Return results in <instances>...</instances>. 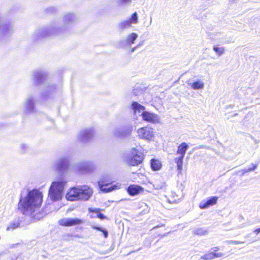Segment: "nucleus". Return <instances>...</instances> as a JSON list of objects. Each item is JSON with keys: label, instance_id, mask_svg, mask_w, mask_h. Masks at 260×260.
<instances>
[{"label": "nucleus", "instance_id": "11", "mask_svg": "<svg viewBox=\"0 0 260 260\" xmlns=\"http://www.w3.org/2000/svg\"><path fill=\"white\" fill-rule=\"evenodd\" d=\"M218 198L213 196L207 200H203L199 204V207L201 209H206L216 204Z\"/></svg>", "mask_w": 260, "mask_h": 260}, {"label": "nucleus", "instance_id": "14", "mask_svg": "<svg viewBox=\"0 0 260 260\" xmlns=\"http://www.w3.org/2000/svg\"><path fill=\"white\" fill-rule=\"evenodd\" d=\"M151 169L154 171L160 170L162 168L161 161L157 158H152L150 161Z\"/></svg>", "mask_w": 260, "mask_h": 260}, {"label": "nucleus", "instance_id": "15", "mask_svg": "<svg viewBox=\"0 0 260 260\" xmlns=\"http://www.w3.org/2000/svg\"><path fill=\"white\" fill-rule=\"evenodd\" d=\"M83 221L78 218H69L66 220V226L81 224Z\"/></svg>", "mask_w": 260, "mask_h": 260}, {"label": "nucleus", "instance_id": "20", "mask_svg": "<svg viewBox=\"0 0 260 260\" xmlns=\"http://www.w3.org/2000/svg\"><path fill=\"white\" fill-rule=\"evenodd\" d=\"M91 228L93 230H95L98 231H100L103 233L104 235V237L105 238H107L108 236V232L106 229H102L100 227L96 226H92Z\"/></svg>", "mask_w": 260, "mask_h": 260}, {"label": "nucleus", "instance_id": "3", "mask_svg": "<svg viewBox=\"0 0 260 260\" xmlns=\"http://www.w3.org/2000/svg\"><path fill=\"white\" fill-rule=\"evenodd\" d=\"M112 179L109 177H103L98 181L101 190L104 192H109L120 188V184H113Z\"/></svg>", "mask_w": 260, "mask_h": 260}, {"label": "nucleus", "instance_id": "6", "mask_svg": "<svg viewBox=\"0 0 260 260\" xmlns=\"http://www.w3.org/2000/svg\"><path fill=\"white\" fill-rule=\"evenodd\" d=\"M138 136L142 139L146 140H151L154 137V132L153 128L149 126H145L139 128L137 130Z\"/></svg>", "mask_w": 260, "mask_h": 260}, {"label": "nucleus", "instance_id": "9", "mask_svg": "<svg viewBox=\"0 0 260 260\" xmlns=\"http://www.w3.org/2000/svg\"><path fill=\"white\" fill-rule=\"evenodd\" d=\"M143 120L147 122L155 124L159 122L158 116L150 111H143L141 114Z\"/></svg>", "mask_w": 260, "mask_h": 260}, {"label": "nucleus", "instance_id": "2", "mask_svg": "<svg viewBox=\"0 0 260 260\" xmlns=\"http://www.w3.org/2000/svg\"><path fill=\"white\" fill-rule=\"evenodd\" d=\"M64 185L61 182H53L49 190V196L52 201H56L61 199Z\"/></svg>", "mask_w": 260, "mask_h": 260}, {"label": "nucleus", "instance_id": "7", "mask_svg": "<svg viewBox=\"0 0 260 260\" xmlns=\"http://www.w3.org/2000/svg\"><path fill=\"white\" fill-rule=\"evenodd\" d=\"M93 189L88 185L79 186V201H88L92 196Z\"/></svg>", "mask_w": 260, "mask_h": 260}, {"label": "nucleus", "instance_id": "8", "mask_svg": "<svg viewBox=\"0 0 260 260\" xmlns=\"http://www.w3.org/2000/svg\"><path fill=\"white\" fill-rule=\"evenodd\" d=\"M223 255V254L220 251V248L216 246L211 248L207 253L202 255L201 258L203 260H211Z\"/></svg>", "mask_w": 260, "mask_h": 260}, {"label": "nucleus", "instance_id": "24", "mask_svg": "<svg viewBox=\"0 0 260 260\" xmlns=\"http://www.w3.org/2000/svg\"><path fill=\"white\" fill-rule=\"evenodd\" d=\"M257 168V165L252 164L251 167L245 169L243 171V174L254 171Z\"/></svg>", "mask_w": 260, "mask_h": 260}, {"label": "nucleus", "instance_id": "21", "mask_svg": "<svg viewBox=\"0 0 260 260\" xmlns=\"http://www.w3.org/2000/svg\"><path fill=\"white\" fill-rule=\"evenodd\" d=\"M132 23L136 24L138 22V17L137 12H135L132 14L130 18H128Z\"/></svg>", "mask_w": 260, "mask_h": 260}, {"label": "nucleus", "instance_id": "25", "mask_svg": "<svg viewBox=\"0 0 260 260\" xmlns=\"http://www.w3.org/2000/svg\"><path fill=\"white\" fill-rule=\"evenodd\" d=\"M132 0H118V2L119 5H124L130 3Z\"/></svg>", "mask_w": 260, "mask_h": 260}, {"label": "nucleus", "instance_id": "13", "mask_svg": "<svg viewBox=\"0 0 260 260\" xmlns=\"http://www.w3.org/2000/svg\"><path fill=\"white\" fill-rule=\"evenodd\" d=\"M88 212L90 213V218H94L95 217H98L101 219H106V217L103 214L101 213V210L100 209H92L89 208Z\"/></svg>", "mask_w": 260, "mask_h": 260}, {"label": "nucleus", "instance_id": "16", "mask_svg": "<svg viewBox=\"0 0 260 260\" xmlns=\"http://www.w3.org/2000/svg\"><path fill=\"white\" fill-rule=\"evenodd\" d=\"M132 107L134 110V112L136 113L137 111L140 112V110H145V108L144 106L141 105L137 102H134L132 104Z\"/></svg>", "mask_w": 260, "mask_h": 260}, {"label": "nucleus", "instance_id": "30", "mask_svg": "<svg viewBox=\"0 0 260 260\" xmlns=\"http://www.w3.org/2000/svg\"><path fill=\"white\" fill-rule=\"evenodd\" d=\"M136 47H134V48H132V51H134V50H135V49H136Z\"/></svg>", "mask_w": 260, "mask_h": 260}, {"label": "nucleus", "instance_id": "5", "mask_svg": "<svg viewBox=\"0 0 260 260\" xmlns=\"http://www.w3.org/2000/svg\"><path fill=\"white\" fill-rule=\"evenodd\" d=\"M188 148V146L185 142L181 143L178 146L176 154L177 155H179V156L178 157H176L175 158V162L177 164L178 170L180 171H181L182 169L183 159L184 157L186 151Z\"/></svg>", "mask_w": 260, "mask_h": 260}, {"label": "nucleus", "instance_id": "1", "mask_svg": "<svg viewBox=\"0 0 260 260\" xmlns=\"http://www.w3.org/2000/svg\"><path fill=\"white\" fill-rule=\"evenodd\" d=\"M43 202V194L37 189L29 191L25 199L20 198L17 208L23 214L30 215L39 209Z\"/></svg>", "mask_w": 260, "mask_h": 260}, {"label": "nucleus", "instance_id": "10", "mask_svg": "<svg viewBox=\"0 0 260 260\" xmlns=\"http://www.w3.org/2000/svg\"><path fill=\"white\" fill-rule=\"evenodd\" d=\"M66 199L70 201H79V186L70 188L66 193Z\"/></svg>", "mask_w": 260, "mask_h": 260}, {"label": "nucleus", "instance_id": "22", "mask_svg": "<svg viewBox=\"0 0 260 260\" xmlns=\"http://www.w3.org/2000/svg\"><path fill=\"white\" fill-rule=\"evenodd\" d=\"M19 226V223L17 222L11 223L7 228V231L13 230Z\"/></svg>", "mask_w": 260, "mask_h": 260}, {"label": "nucleus", "instance_id": "4", "mask_svg": "<svg viewBox=\"0 0 260 260\" xmlns=\"http://www.w3.org/2000/svg\"><path fill=\"white\" fill-rule=\"evenodd\" d=\"M144 158L145 155L142 152L137 149H133L131 155L126 160V162L130 166H137L143 162Z\"/></svg>", "mask_w": 260, "mask_h": 260}, {"label": "nucleus", "instance_id": "29", "mask_svg": "<svg viewBox=\"0 0 260 260\" xmlns=\"http://www.w3.org/2000/svg\"><path fill=\"white\" fill-rule=\"evenodd\" d=\"M254 232L256 234H258L259 233H260V228L255 229L254 231Z\"/></svg>", "mask_w": 260, "mask_h": 260}, {"label": "nucleus", "instance_id": "18", "mask_svg": "<svg viewBox=\"0 0 260 260\" xmlns=\"http://www.w3.org/2000/svg\"><path fill=\"white\" fill-rule=\"evenodd\" d=\"M204 87V83L200 80H197L193 82L191 85V87L193 89H201Z\"/></svg>", "mask_w": 260, "mask_h": 260}, {"label": "nucleus", "instance_id": "19", "mask_svg": "<svg viewBox=\"0 0 260 260\" xmlns=\"http://www.w3.org/2000/svg\"><path fill=\"white\" fill-rule=\"evenodd\" d=\"M137 37L138 36L136 33H132L127 36L126 41L129 44H133Z\"/></svg>", "mask_w": 260, "mask_h": 260}, {"label": "nucleus", "instance_id": "23", "mask_svg": "<svg viewBox=\"0 0 260 260\" xmlns=\"http://www.w3.org/2000/svg\"><path fill=\"white\" fill-rule=\"evenodd\" d=\"M213 50L219 55H221L224 51V48L220 47L218 46H214L213 47Z\"/></svg>", "mask_w": 260, "mask_h": 260}, {"label": "nucleus", "instance_id": "26", "mask_svg": "<svg viewBox=\"0 0 260 260\" xmlns=\"http://www.w3.org/2000/svg\"><path fill=\"white\" fill-rule=\"evenodd\" d=\"M56 168L58 169H61L64 166V162L63 160L59 161L56 163Z\"/></svg>", "mask_w": 260, "mask_h": 260}, {"label": "nucleus", "instance_id": "12", "mask_svg": "<svg viewBox=\"0 0 260 260\" xmlns=\"http://www.w3.org/2000/svg\"><path fill=\"white\" fill-rule=\"evenodd\" d=\"M126 191L129 195L134 196L144 192V189L137 184H130L127 187Z\"/></svg>", "mask_w": 260, "mask_h": 260}, {"label": "nucleus", "instance_id": "17", "mask_svg": "<svg viewBox=\"0 0 260 260\" xmlns=\"http://www.w3.org/2000/svg\"><path fill=\"white\" fill-rule=\"evenodd\" d=\"M132 23L128 19L121 22L119 24V26L121 29H124L132 26Z\"/></svg>", "mask_w": 260, "mask_h": 260}, {"label": "nucleus", "instance_id": "27", "mask_svg": "<svg viewBox=\"0 0 260 260\" xmlns=\"http://www.w3.org/2000/svg\"><path fill=\"white\" fill-rule=\"evenodd\" d=\"M242 243V242H241L240 241H231L229 242V243H230V244H241Z\"/></svg>", "mask_w": 260, "mask_h": 260}, {"label": "nucleus", "instance_id": "28", "mask_svg": "<svg viewBox=\"0 0 260 260\" xmlns=\"http://www.w3.org/2000/svg\"><path fill=\"white\" fill-rule=\"evenodd\" d=\"M59 223L60 225L64 226L65 225V221L64 220V219H61L59 220Z\"/></svg>", "mask_w": 260, "mask_h": 260}]
</instances>
